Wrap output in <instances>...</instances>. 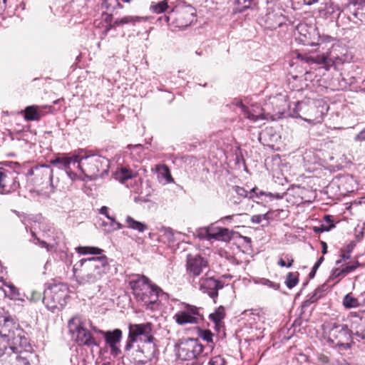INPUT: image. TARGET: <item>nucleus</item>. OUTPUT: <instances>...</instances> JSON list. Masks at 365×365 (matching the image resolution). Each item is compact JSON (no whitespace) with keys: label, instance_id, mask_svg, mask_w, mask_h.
Instances as JSON below:
<instances>
[{"label":"nucleus","instance_id":"1","mask_svg":"<svg viewBox=\"0 0 365 365\" xmlns=\"http://www.w3.org/2000/svg\"><path fill=\"white\" fill-rule=\"evenodd\" d=\"M128 337L125 346V351L128 353L133 347V344L140 340L138 349L132 354L134 361L140 364H145L153 360L156 356L157 346L153 342L154 337L151 334L152 324L150 323L130 324Z\"/></svg>","mask_w":365,"mask_h":365},{"label":"nucleus","instance_id":"2","mask_svg":"<svg viewBox=\"0 0 365 365\" xmlns=\"http://www.w3.org/2000/svg\"><path fill=\"white\" fill-rule=\"evenodd\" d=\"M109 270L108 259L103 255L82 259L73 267L74 275L80 284L96 283Z\"/></svg>","mask_w":365,"mask_h":365},{"label":"nucleus","instance_id":"3","mask_svg":"<svg viewBox=\"0 0 365 365\" xmlns=\"http://www.w3.org/2000/svg\"><path fill=\"white\" fill-rule=\"evenodd\" d=\"M325 110L327 108L323 101L307 98L294 104L292 116L314 125L322 122Z\"/></svg>","mask_w":365,"mask_h":365},{"label":"nucleus","instance_id":"4","mask_svg":"<svg viewBox=\"0 0 365 365\" xmlns=\"http://www.w3.org/2000/svg\"><path fill=\"white\" fill-rule=\"evenodd\" d=\"M129 284L136 299L147 306L155 304L160 294H164L158 287L151 284L145 276L133 277Z\"/></svg>","mask_w":365,"mask_h":365},{"label":"nucleus","instance_id":"5","mask_svg":"<svg viewBox=\"0 0 365 365\" xmlns=\"http://www.w3.org/2000/svg\"><path fill=\"white\" fill-rule=\"evenodd\" d=\"M81 151L83 158L78 160L77 167L86 177L94 180L98 177H103L108 173L109 161L107 158L96 155H87L84 150Z\"/></svg>","mask_w":365,"mask_h":365},{"label":"nucleus","instance_id":"6","mask_svg":"<svg viewBox=\"0 0 365 365\" xmlns=\"http://www.w3.org/2000/svg\"><path fill=\"white\" fill-rule=\"evenodd\" d=\"M10 345H4L0 347V358L2 361H8L10 364L14 360L19 359V354L22 351H30L31 346L28 338L26 337L24 331L21 328L17 329L14 336L8 341Z\"/></svg>","mask_w":365,"mask_h":365},{"label":"nucleus","instance_id":"7","mask_svg":"<svg viewBox=\"0 0 365 365\" xmlns=\"http://www.w3.org/2000/svg\"><path fill=\"white\" fill-rule=\"evenodd\" d=\"M324 337L333 346H343L345 349L351 347V335L348 324L329 323L324 325Z\"/></svg>","mask_w":365,"mask_h":365},{"label":"nucleus","instance_id":"8","mask_svg":"<svg viewBox=\"0 0 365 365\" xmlns=\"http://www.w3.org/2000/svg\"><path fill=\"white\" fill-rule=\"evenodd\" d=\"M43 302L52 312L61 311L66 304L68 288L63 284H53L44 291Z\"/></svg>","mask_w":365,"mask_h":365},{"label":"nucleus","instance_id":"9","mask_svg":"<svg viewBox=\"0 0 365 365\" xmlns=\"http://www.w3.org/2000/svg\"><path fill=\"white\" fill-rule=\"evenodd\" d=\"M68 329L70 333L75 337L76 341L79 345H85L88 347L98 346L99 345L91 333L83 327L79 317H75L69 320Z\"/></svg>","mask_w":365,"mask_h":365},{"label":"nucleus","instance_id":"10","mask_svg":"<svg viewBox=\"0 0 365 365\" xmlns=\"http://www.w3.org/2000/svg\"><path fill=\"white\" fill-rule=\"evenodd\" d=\"M186 272L192 283H196L195 279L205 271L209 269L207 259L200 255L188 254L186 258Z\"/></svg>","mask_w":365,"mask_h":365},{"label":"nucleus","instance_id":"11","mask_svg":"<svg viewBox=\"0 0 365 365\" xmlns=\"http://www.w3.org/2000/svg\"><path fill=\"white\" fill-rule=\"evenodd\" d=\"M173 318L178 324L182 326L187 324H198L203 317L200 314V308L182 303V309L175 313Z\"/></svg>","mask_w":365,"mask_h":365},{"label":"nucleus","instance_id":"12","mask_svg":"<svg viewBox=\"0 0 365 365\" xmlns=\"http://www.w3.org/2000/svg\"><path fill=\"white\" fill-rule=\"evenodd\" d=\"M203 351V346L197 339L188 338L182 340L178 344V355L182 360L192 359Z\"/></svg>","mask_w":365,"mask_h":365},{"label":"nucleus","instance_id":"13","mask_svg":"<svg viewBox=\"0 0 365 365\" xmlns=\"http://www.w3.org/2000/svg\"><path fill=\"white\" fill-rule=\"evenodd\" d=\"M18 175L15 170L0 168V193L8 194L17 190L20 186Z\"/></svg>","mask_w":365,"mask_h":365},{"label":"nucleus","instance_id":"14","mask_svg":"<svg viewBox=\"0 0 365 365\" xmlns=\"http://www.w3.org/2000/svg\"><path fill=\"white\" fill-rule=\"evenodd\" d=\"M349 324L350 334H354L361 339H365V317L360 313L351 312L346 319Z\"/></svg>","mask_w":365,"mask_h":365},{"label":"nucleus","instance_id":"15","mask_svg":"<svg viewBox=\"0 0 365 365\" xmlns=\"http://www.w3.org/2000/svg\"><path fill=\"white\" fill-rule=\"evenodd\" d=\"M198 284L199 289L205 293H207L211 298H215L218 295V290L223 287L222 282L215 279L213 277L208 276L207 272L204 277L200 278L198 282L194 283Z\"/></svg>","mask_w":365,"mask_h":365},{"label":"nucleus","instance_id":"16","mask_svg":"<svg viewBox=\"0 0 365 365\" xmlns=\"http://www.w3.org/2000/svg\"><path fill=\"white\" fill-rule=\"evenodd\" d=\"M19 325L8 314L0 311V336L10 341V339L14 336V334L19 329Z\"/></svg>","mask_w":365,"mask_h":365},{"label":"nucleus","instance_id":"17","mask_svg":"<svg viewBox=\"0 0 365 365\" xmlns=\"http://www.w3.org/2000/svg\"><path fill=\"white\" fill-rule=\"evenodd\" d=\"M207 239L228 241L231 238V232L227 228H222L214 225L209 226L202 230L200 234Z\"/></svg>","mask_w":365,"mask_h":365},{"label":"nucleus","instance_id":"18","mask_svg":"<svg viewBox=\"0 0 365 365\" xmlns=\"http://www.w3.org/2000/svg\"><path fill=\"white\" fill-rule=\"evenodd\" d=\"M82 151L78 150L77 152L73 153L72 155L68 156L66 155H62L56 157L55 159L51 161L53 165L57 166L58 168L63 169L65 171L68 170L71 165L77 163L78 165V160L82 159Z\"/></svg>","mask_w":365,"mask_h":365},{"label":"nucleus","instance_id":"19","mask_svg":"<svg viewBox=\"0 0 365 365\" xmlns=\"http://www.w3.org/2000/svg\"><path fill=\"white\" fill-rule=\"evenodd\" d=\"M195 13L193 7L189 6L181 9L175 13V21L179 27L190 26L195 21Z\"/></svg>","mask_w":365,"mask_h":365},{"label":"nucleus","instance_id":"20","mask_svg":"<svg viewBox=\"0 0 365 365\" xmlns=\"http://www.w3.org/2000/svg\"><path fill=\"white\" fill-rule=\"evenodd\" d=\"M93 330L103 335L106 342L110 348L112 353H118L119 349L117 347V344L122 339V331L120 329H115L113 331H104L94 328Z\"/></svg>","mask_w":365,"mask_h":365},{"label":"nucleus","instance_id":"21","mask_svg":"<svg viewBox=\"0 0 365 365\" xmlns=\"http://www.w3.org/2000/svg\"><path fill=\"white\" fill-rule=\"evenodd\" d=\"M158 180L164 184L170 183L174 181L169 168L165 165H158L155 167Z\"/></svg>","mask_w":365,"mask_h":365},{"label":"nucleus","instance_id":"22","mask_svg":"<svg viewBox=\"0 0 365 365\" xmlns=\"http://www.w3.org/2000/svg\"><path fill=\"white\" fill-rule=\"evenodd\" d=\"M145 20L143 17L138 16H125L122 18L116 19L113 21V26H120L125 24L135 25L136 23Z\"/></svg>","mask_w":365,"mask_h":365},{"label":"nucleus","instance_id":"23","mask_svg":"<svg viewBox=\"0 0 365 365\" xmlns=\"http://www.w3.org/2000/svg\"><path fill=\"white\" fill-rule=\"evenodd\" d=\"M125 223L128 228L137 230L139 232H143L145 230H147V226L145 224L134 220L130 216L126 217Z\"/></svg>","mask_w":365,"mask_h":365},{"label":"nucleus","instance_id":"24","mask_svg":"<svg viewBox=\"0 0 365 365\" xmlns=\"http://www.w3.org/2000/svg\"><path fill=\"white\" fill-rule=\"evenodd\" d=\"M24 118L26 120H38L40 119V113L37 110V107L30 106L25 108Z\"/></svg>","mask_w":365,"mask_h":365},{"label":"nucleus","instance_id":"25","mask_svg":"<svg viewBox=\"0 0 365 365\" xmlns=\"http://www.w3.org/2000/svg\"><path fill=\"white\" fill-rule=\"evenodd\" d=\"M235 105L241 109L244 116L252 121H256V119L259 115V114L252 113L248 107L245 106L241 101L236 100Z\"/></svg>","mask_w":365,"mask_h":365},{"label":"nucleus","instance_id":"26","mask_svg":"<svg viewBox=\"0 0 365 365\" xmlns=\"http://www.w3.org/2000/svg\"><path fill=\"white\" fill-rule=\"evenodd\" d=\"M76 252L81 255H101L103 250L97 247H78L76 248Z\"/></svg>","mask_w":365,"mask_h":365},{"label":"nucleus","instance_id":"27","mask_svg":"<svg viewBox=\"0 0 365 365\" xmlns=\"http://www.w3.org/2000/svg\"><path fill=\"white\" fill-rule=\"evenodd\" d=\"M336 47L332 46L331 50L326 53L329 67L336 63L342 62V59L336 53Z\"/></svg>","mask_w":365,"mask_h":365},{"label":"nucleus","instance_id":"28","mask_svg":"<svg viewBox=\"0 0 365 365\" xmlns=\"http://www.w3.org/2000/svg\"><path fill=\"white\" fill-rule=\"evenodd\" d=\"M307 61L314 63H317L319 65H323L324 67L327 70H329V63H328V61L327 58L326 53H323L322 55H317L314 57V56L309 57V58H307Z\"/></svg>","mask_w":365,"mask_h":365},{"label":"nucleus","instance_id":"29","mask_svg":"<svg viewBox=\"0 0 365 365\" xmlns=\"http://www.w3.org/2000/svg\"><path fill=\"white\" fill-rule=\"evenodd\" d=\"M110 220L109 223L107 222H103L102 225L105 227V230L107 232H112L115 230H118L123 228L122 224L117 222L114 217H111L110 219H108Z\"/></svg>","mask_w":365,"mask_h":365},{"label":"nucleus","instance_id":"30","mask_svg":"<svg viewBox=\"0 0 365 365\" xmlns=\"http://www.w3.org/2000/svg\"><path fill=\"white\" fill-rule=\"evenodd\" d=\"M134 174L132 170L125 168H122L119 171L115 173V178L120 182L132 178Z\"/></svg>","mask_w":365,"mask_h":365},{"label":"nucleus","instance_id":"31","mask_svg":"<svg viewBox=\"0 0 365 365\" xmlns=\"http://www.w3.org/2000/svg\"><path fill=\"white\" fill-rule=\"evenodd\" d=\"M324 296V291L321 288H317L313 294L303 302V307H309L311 304L317 302Z\"/></svg>","mask_w":365,"mask_h":365},{"label":"nucleus","instance_id":"32","mask_svg":"<svg viewBox=\"0 0 365 365\" xmlns=\"http://www.w3.org/2000/svg\"><path fill=\"white\" fill-rule=\"evenodd\" d=\"M343 305L347 309H351L358 307L360 304L356 298H354L350 294H348L345 295L343 299Z\"/></svg>","mask_w":365,"mask_h":365},{"label":"nucleus","instance_id":"33","mask_svg":"<svg viewBox=\"0 0 365 365\" xmlns=\"http://www.w3.org/2000/svg\"><path fill=\"white\" fill-rule=\"evenodd\" d=\"M168 9V4L167 0H163L156 4H152L150 6V10L155 14H161L165 11Z\"/></svg>","mask_w":365,"mask_h":365},{"label":"nucleus","instance_id":"34","mask_svg":"<svg viewBox=\"0 0 365 365\" xmlns=\"http://www.w3.org/2000/svg\"><path fill=\"white\" fill-rule=\"evenodd\" d=\"M298 275V272L288 273V274L287 275L285 284L289 289H292L299 282Z\"/></svg>","mask_w":365,"mask_h":365},{"label":"nucleus","instance_id":"35","mask_svg":"<svg viewBox=\"0 0 365 365\" xmlns=\"http://www.w3.org/2000/svg\"><path fill=\"white\" fill-rule=\"evenodd\" d=\"M262 196L272 197L273 194L271 192H265L262 190H260L257 187H253L249 192V198L250 199H254L255 197L257 199H261Z\"/></svg>","mask_w":365,"mask_h":365},{"label":"nucleus","instance_id":"36","mask_svg":"<svg viewBox=\"0 0 365 365\" xmlns=\"http://www.w3.org/2000/svg\"><path fill=\"white\" fill-rule=\"evenodd\" d=\"M356 6V10L354 12V15L359 21L365 23V4H353Z\"/></svg>","mask_w":365,"mask_h":365},{"label":"nucleus","instance_id":"37","mask_svg":"<svg viewBox=\"0 0 365 365\" xmlns=\"http://www.w3.org/2000/svg\"><path fill=\"white\" fill-rule=\"evenodd\" d=\"M225 315V309L221 306L214 313L210 314L209 317L212 321L217 324L224 319Z\"/></svg>","mask_w":365,"mask_h":365},{"label":"nucleus","instance_id":"38","mask_svg":"<svg viewBox=\"0 0 365 365\" xmlns=\"http://www.w3.org/2000/svg\"><path fill=\"white\" fill-rule=\"evenodd\" d=\"M351 4H353V0H334L332 2L333 6L338 11H343Z\"/></svg>","mask_w":365,"mask_h":365},{"label":"nucleus","instance_id":"39","mask_svg":"<svg viewBox=\"0 0 365 365\" xmlns=\"http://www.w3.org/2000/svg\"><path fill=\"white\" fill-rule=\"evenodd\" d=\"M163 237L166 239L168 242H174L175 241L173 230L170 227H165L163 229Z\"/></svg>","mask_w":365,"mask_h":365},{"label":"nucleus","instance_id":"40","mask_svg":"<svg viewBox=\"0 0 365 365\" xmlns=\"http://www.w3.org/2000/svg\"><path fill=\"white\" fill-rule=\"evenodd\" d=\"M199 336L207 343L212 342L213 334L210 330H200Z\"/></svg>","mask_w":365,"mask_h":365},{"label":"nucleus","instance_id":"41","mask_svg":"<svg viewBox=\"0 0 365 365\" xmlns=\"http://www.w3.org/2000/svg\"><path fill=\"white\" fill-rule=\"evenodd\" d=\"M208 365H226V361L222 356L218 355L212 357Z\"/></svg>","mask_w":365,"mask_h":365},{"label":"nucleus","instance_id":"42","mask_svg":"<svg viewBox=\"0 0 365 365\" xmlns=\"http://www.w3.org/2000/svg\"><path fill=\"white\" fill-rule=\"evenodd\" d=\"M36 245H38L41 247H44L48 252H52L54 249V245L47 243L46 241L41 240L38 237H36Z\"/></svg>","mask_w":365,"mask_h":365},{"label":"nucleus","instance_id":"43","mask_svg":"<svg viewBox=\"0 0 365 365\" xmlns=\"http://www.w3.org/2000/svg\"><path fill=\"white\" fill-rule=\"evenodd\" d=\"M354 245L353 243H349L346 247V253L341 250V257L344 260L349 259L350 258V254L354 249Z\"/></svg>","mask_w":365,"mask_h":365},{"label":"nucleus","instance_id":"44","mask_svg":"<svg viewBox=\"0 0 365 365\" xmlns=\"http://www.w3.org/2000/svg\"><path fill=\"white\" fill-rule=\"evenodd\" d=\"M360 263L358 261L354 262L351 265H347L344 268L341 269V272H344V274L346 275L352 271L355 270L357 267L360 266Z\"/></svg>","mask_w":365,"mask_h":365},{"label":"nucleus","instance_id":"45","mask_svg":"<svg viewBox=\"0 0 365 365\" xmlns=\"http://www.w3.org/2000/svg\"><path fill=\"white\" fill-rule=\"evenodd\" d=\"M71 365H86V361L84 358L79 359L78 355H72L71 357Z\"/></svg>","mask_w":365,"mask_h":365},{"label":"nucleus","instance_id":"46","mask_svg":"<svg viewBox=\"0 0 365 365\" xmlns=\"http://www.w3.org/2000/svg\"><path fill=\"white\" fill-rule=\"evenodd\" d=\"M253 0H236L238 5L241 6V11L250 8Z\"/></svg>","mask_w":365,"mask_h":365},{"label":"nucleus","instance_id":"47","mask_svg":"<svg viewBox=\"0 0 365 365\" xmlns=\"http://www.w3.org/2000/svg\"><path fill=\"white\" fill-rule=\"evenodd\" d=\"M267 219V213L264 215H255L251 217V222L255 224H259L262 220Z\"/></svg>","mask_w":365,"mask_h":365},{"label":"nucleus","instance_id":"48","mask_svg":"<svg viewBox=\"0 0 365 365\" xmlns=\"http://www.w3.org/2000/svg\"><path fill=\"white\" fill-rule=\"evenodd\" d=\"M43 168H44V170H42V172H41L43 178L47 179L48 180H51L53 178V170L49 169L46 166H43Z\"/></svg>","mask_w":365,"mask_h":365},{"label":"nucleus","instance_id":"49","mask_svg":"<svg viewBox=\"0 0 365 365\" xmlns=\"http://www.w3.org/2000/svg\"><path fill=\"white\" fill-rule=\"evenodd\" d=\"M248 108L251 110L252 113H255V114H259V117H257V118L256 119V121L259 119H263L264 118V115L263 113L261 112V108L259 107V106H252V107H248Z\"/></svg>","mask_w":365,"mask_h":365},{"label":"nucleus","instance_id":"50","mask_svg":"<svg viewBox=\"0 0 365 365\" xmlns=\"http://www.w3.org/2000/svg\"><path fill=\"white\" fill-rule=\"evenodd\" d=\"M235 190L238 195L244 197H249V193L245 188L239 186H235Z\"/></svg>","mask_w":365,"mask_h":365},{"label":"nucleus","instance_id":"51","mask_svg":"<svg viewBox=\"0 0 365 365\" xmlns=\"http://www.w3.org/2000/svg\"><path fill=\"white\" fill-rule=\"evenodd\" d=\"M41 298V293L38 291H32L31 293V300L36 302L40 300Z\"/></svg>","mask_w":365,"mask_h":365},{"label":"nucleus","instance_id":"52","mask_svg":"<svg viewBox=\"0 0 365 365\" xmlns=\"http://www.w3.org/2000/svg\"><path fill=\"white\" fill-rule=\"evenodd\" d=\"M356 141H365V128L359 132L354 138Z\"/></svg>","mask_w":365,"mask_h":365},{"label":"nucleus","instance_id":"53","mask_svg":"<svg viewBox=\"0 0 365 365\" xmlns=\"http://www.w3.org/2000/svg\"><path fill=\"white\" fill-rule=\"evenodd\" d=\"M344 276L345 275L344 274V272H341V269H335L334 270H333L332 274H331V277L333 279L337 278L339 277H344Z\"/></svg>","mask_w":365,"mask_h":365},{"label":"nucleus","instance_id":"54","mask_svg":"<svg viewBox=\"0 0 365 365\" xmlns=\"http://www.w3.org/2000/svg\"><path fill=\"white\" fill-rule=\"evenodd\" d=\"M100 213L105 215L107 219H110V217L112 216H110L109 214H108V207H106V206H103L101 209H100Z\"/></svg>","mask_w":365,"mask_h":365},{"label":"nucleus","instance_id":"55","mask_svg":"<svg viewBox=\"0 0 365 365\" xmlns=\"http://www.w3.org/2000/svg\"><path fill=\"white\" fill-rule=\"evenodd\" d=\"M317 359L322 364H327L329 362V358L324 354H319Z\"/></svg>","mask_w":365,"mask_h":365},{"label":"nucleus","instance_id":"56","mask_svg":"<svg viewBox=\"0 0 365 365\" xmlns=\"http://www.w3.org/2000/svg\"><path fill=\"white\" fill-rule=\"evenodd\" d=\"M66 173L71 180H75L77 178V175L71 170V168L66 171Z\"/></svg>","mask_w":365,"mask_h":365},{"label":"nucleus","instance_id":"57","mask_svg":"<svg viewBox=\"0 0 365 365\" xmlns=\"http://www.w3.org/2000/svg\"><path fill=\"white\" fill-rule=\"evenodd\" d=\"M9 287L11 289V297H16L18 294V292H17L16 288L13 284H10L9 286Z\"/></svg>","mask_w":365,"mask_h":365},{"label":"nucleus","instance_id":"58","mask_svg":"<svg viewBox=\"0 0 365 365\" xmlns=\"http://www.w3.org/2000/svg\"><path fill=\"white\" fill-rule=\"evenodd\" d=\"M334 227V224H331L330 225L329 227H327L325 226L324 225H322L321 227H320V230L322 232H324V231H329L331 228H333Z\"/></svg>","mask_w":365,"mask_h":365},{"label":"nucleus","instance_id":"59","mask_svg":"<svg viewBox=\"0 0 365 365\" xmlns=\"http://www.w3.org/2000/svg\"><path fill=\"white\" fill-rule=\"evenodd\" d=\"M264 284L274 289H277L278 287L277 285L274 284L272 282L269 281V279H264Z\"/></svg>","mask_w":365,"mask_h":365},{"label":"nucleus","instance_id":"60","mask_svg":"<svg viewBox=\"0 0 365 365\" xmlns=\"http://www.w3.org/2000/svg\"><path fill=\"white\" fill-rule=\"evenodd\" d=\"M6 0H0V11L4 10L6 8Z\"/></svg>","mask_w":365,"mask_h":365},{"label":"nucleus","instance_id":"61","mask_svg":"<svg viewBox=\"0 0 365 365\" xmlns=\"http://www.w3.org/2000/svg\"><path fill=\"white\" fill-rule=\"evenodd\" d=\"M322 253H323V255H325L327 252V243L324 242H322Z\"/></svg>","mask_w":365,"mask_h":365},{"label":"nucleus","instance_id":"62","mask_svg":"<svg viewBox=\"0 0 365 365\" xmlns=\"http://www.w3.org/2000/svg\"><path fill=\"white\" fill-rule=\"evenodd\" d=\"M305 4L307 5H312L316 2H317L319 0H303Z\"/></svg>","mask_w":365,"mask_h":365},{"label":"nucleus","instance_id":"63","mask_svg":"<svg viewBox=\"0 0 365 365\" xmlns=\"http://www.w3.org/2000/svg\"><path fill=\"white\" fill-rule=\"evenodd\" d=\"M106 22L108 24L113 23V16L112 15H108L106 18Z\"/></svg>","mask_w":365,"mask_h":365},{"label":"nucleus","instance_id":"64","mask_svg":"<svg viewBox=\"0 0 365 365\" xmlns=\"http://www.w3.org/2000/svg\"><path fill=\"white\" fill-rule=\"evenodd\" d=\"M278 264L280 266V267H285L287 265V264H286L285 261L283 259H280L279 261H278Z\"/></svg>","mask_w":365,"mask_h":365}]
</instances>
